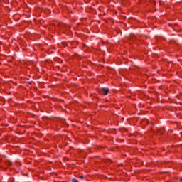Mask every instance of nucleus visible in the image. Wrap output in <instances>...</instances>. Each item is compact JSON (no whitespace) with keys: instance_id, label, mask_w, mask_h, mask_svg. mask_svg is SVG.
I'll use <instances>...</instances> for the list:
<instances>
[{"instance_id":"7ed1b4c3","label":"nucleus","mask_w":182,"mask_h":182,"mask_svg":"<svg viewBox=\"0 0 182 182\" xmlns=\"http://www.w3.org/2000/svg\"><path fill=\"white\" fill-rule=\"evenodd\" d=\"M80 178H81L82 180H83L85 178V177L83 176H80Z\"/></svg>"},{"instance_id":"f03ea898","label":"nucleus","mask_w":182,"mask_h":182,"mask_svg":"<svg viewBox=\"0 0 182 182\" xmlns=\"http://www.w3.org/2000/svg\"><path fill=\"white\" fill-rule=\"evenodd\" d=\"M72 181H74V182H79V181L76 178H73L72 179Z\"/></svg>"},{"instance_id":"20e7f679","label":"nucleus","mask_w":182,"mask_h":182,"mask_svg":"<svg viewBox=\"0 0 182 182\" xmlns=\"http://www.w3.org/2000/svg\"><path fill=\"white\" fill-rule=\"evenodd\" d=\"M181 180L182 181V178H181Z\"/></svg>"},{"instance_id":"f257e3e1","label":"nucleus","mask_w":182,"mask_h":182,"mask_svg":"<svg viewBox=\"0 0 182 182\" xmlns=\"http://www.w3.org/2000/svg\"><path fill=\"white\" fill-rule=\"evenodd\" d=\"M100 93L106 96V95H107V93H109V88H101L100 90Z\"/></svg>"}]
</instances>
